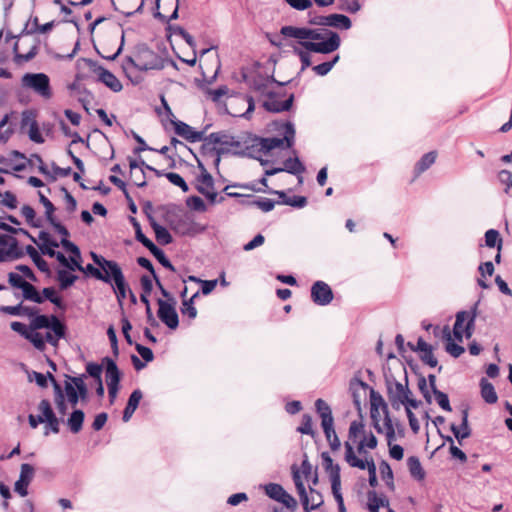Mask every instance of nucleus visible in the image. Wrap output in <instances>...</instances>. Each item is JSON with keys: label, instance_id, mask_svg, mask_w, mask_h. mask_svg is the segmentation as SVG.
Segmentation results:
<instances>
[{"label": "nucleus", "instance_id": "412c9836", "mask_svg": "<svg viewBox=\"0 0 512 512\" xmlns=\"http://www.w3.org/2000/svg\"><path fill=\"white\" fill-rule=\"evenodd\" d=\"M196 189L204 195L211 203L216 202L217 193L214 190V181L212 176L203 169L196 179Z\"/></svg>", "mask_w": 512, "mask_h": 512}, {"label": "nucleus", "instance_id": "49530a36", "mask_svg": "<svg viewBox=\"0 0 512 512\" xmlns=\"http://www.w3.org/2000/svg\"><path fill=\"white\" fill-rule=\"evenodd\" d=\"M429 379H430L431 385L433 387L434 394H435V399H436L438 405L443 410L450 412L451 411V406H450L449 398H448L447 394H445L444 392L436 390V388L434 386L435 376L431 375V376H429Z\"/></svg>", "mask_w": 512, "mask_h": 512}, {"label": "nucleus", "instance_id": "79ce46f5", "mask_svg": "<svg viewBox=\"0 0 512 512\" xmlns=\"http://www.w3.org/2000/svg\"><path fill=\"white\" fill-rule=\"evenodd\" d=\"M367 505L370 512H379V509L388 506L389 502L385 497H379L375 492H369Z\"/></svg>", "mask_w": 512, "mask_h": 512}, {"label": "nucleus", "instance_id": "ea45409f", "mask_svg": "<svg viewBox=\"0 0 512 512\" xmlns=\"http://www.w3.org/2000/svg\"><path fill=\"white\" fill-rule=\"evenodd\" d=\"M407 466L411 476L417 480H423L425 477V472L422 468L420 460L416 456H410L407 459Z\"/></svg>", "mask_w": 512, "mask_h": 512}, {"label": "nucleus", "instance_id": "dca6fc26", "mask_svg": "<svg viewBox=\"0 0 512 512\" xmlns=\"http://www.w3.org/2000/svg\"><path fill=\"white\" fill-rule=\"evenodd\" d=\"M165 108L166 110L171 114V116L173 117L172 119H170L171 121V124L173 125L174 127V130H175V133L184 138L185 140L189 141V142H198V141H201L202 138H203V133L200 132V131H196L193 127H191L190 125L186 124L185 122H182L180 120H177L174 115L172 114L169 106L165 103Z\"/></svg>", "mask_w": 512, "mask_h": 512}, {"label": "nucleus", "instance_id": "052dcab7", "mask_svg": "<svg viewBox=\"0 0 512 512\" xmlns=\"http://www.w3.org/2000/svg\"><path fill=\"white\" fill-rule=\"evenodd\" d=\"M380 473L387 485L393 486V471L387 462L383 461L380 464Z\"/></svg>", "mask_w": 512, "mask_h": 512}, {"label": "nucleus", "instance_id": "aec40b11", "mask_svg": "<svg viewBox=\"0 0 512 512\" xmlns=\"http://www.w3.org/2000/svg\"><path fill=\"white\" fill-rule=\"evenodd\" d=\"M158 305V317L167 327L176 329L179 325V319L174 305L162 299L158 300Z\"/></svg>", "mask_w": 512, "mask_h": 512}, {"label": "nucleus", "instance_id": "2eb2a0df", "mask_svg": "<svg viewBox=\"0 0 512 512\" xmlns=\"http://www.w3.org/2000/svg\"><path fill=\"white\" fill-rule=\"evenodd\" d=\"M23 252L18 247L17 240L9 235H0V263L21 258Z\"/></svg>", "mask_w": 512, "mask_h": 512}, {"label": "nucleus", "instance_id": "338daca9", "mask_svg": "<svg viewBox=\"0 0 512 512\" xmlns=\"http://www.w3.org/2000/svg\"><path fill=\"white\" fill-rule=\"evenodd\" d=\"M0 196L2 197L3 205H5L6 207H8L10 209L16 208L17 198L12 192L6 191L3 194L0 193Z\"/></svg>", "mask_w": 512, "mask_h": 512}, {"label": "nucleus", "instance_id": "0eeeda50", "mask_svg": "<svg viewBox=\"0 0 512 512\" xmlns=\"http://www.w3.org/2000/svg\"><path fill=\"white\" fill-rule=\"evenodd\" d=\"M163 66L162 58L145 46L139 51L136 58L127 57L122 64V68L129 78H131L133 69L141 71L160 70Z\"/></svg>", "mask_w": 512, "mask_h": 512}, {"label": "nucleus", "instance_id": "13d9d810", "mask_svg": "<svg viewBox=\"0 0 512 512\" xmlns=\"http://www.w3.org/2000/svg\"><path fill=\"white\" fill-rule=\"evenodd\" d=\"M134 226L136 239L142 243L149 251H153L154 249L156 250V245L142 233L140 225L135 223Z\"/></svg>", "mask_w": 512, "mask_h": 512}, {"label": "nucleus", "instance_id": "9d476101", "mask_svg": "<svg viewBox=\"0 0 512 512\" xmlns=\"http://www.w3.org/2000/svg\"><path fill=\"white\" fill-rule=\"evenodd\" d=\"M64 398L67 402L75 407L80 400L86 401L88 397V389L84 382L83 376L71 377L66 376L64 387L62 388Z\"/></svg>", "mask_w": 512, "mask_h": 512}, {"label": "nucleus", "instance_id": "423d86ee", "mask_svg": "<svg viewBox=\"0 0 512 512\" xmlns=\"http://www.w3.org/2000/svg\"><path fill=\"white\" fill-rule=\"evenodd\" d=\"M47 325V315H38L31 320L28 326L22 322L14 321L10 324V327L27 339L37 350L43 351L45 340L44 334L40 330H42V327H47Z\"/></svg>", "mask_w": 512, "mask_h": 512}, {"label": "nucleus", "instance_id": "f3484780", "mask_svg": "<svg viewBox=\"0 0 512 512\" xmlns=\"http://www.w3.org/2000/svg\"><path fill=\"white\" fill-rule=\"evenodd\" d=\"M38 416L43 419L47 427L55 434L60 431V419H58L52 409L51 403L43 399L38 404Z\"/></svg>", "mask_w": 512, "mask_h": 512}, {"label": "nucleus", "instance_id": "864d4df0", "mask_svg": "<svg viewBox=\"0 0 512 512\" xmlns=\"http://www.w3.org/2000/svg\"><path fill=\"white\" fill-rule=\"evenodd\" d=\"M37 124L35 114L32 111L26 110L22 113L20 126L23 131L34 127Z\"/></svg>", "mask_w": 512, "mask_h": 512}, {"label": "nucleus", "instance_id": "4468645a", "mask_svg": "<svg viewBox=\"0 0 512 512\" xmlns=\"http://www.w3.org/2000/svg\"><path fill=\"white\" fill-rule=\"evenodd\" d=\"M48 325L47 327H42V330H45L44 340L45 344L49 343L50 345L56 347L60 339L64 338L66 333L65 325L54 315L47 316Z\"/></svg>", "mask_w": 512, "mask_h": 512}, {"label": "nucleus", "instance_id": "e2e57ef3", "mask_svg": "<svg viewBox=\"0 0 512 512\" xmlns=\"http://www.w3.org/2000/svg\"><path fill=\"white\" fill-rule=\"evenodd\" d=\"M42 294H43L42 295L43 300L47 299L50 302H52L53 304L60 306L61 298L57 295L56 290L54 288H52V287L44 288Z\"/></svg>", "mask_w": 512, "mask_h": 512}, {"label": "nucleus", "instance_id": "f03ea898", "mask_svg": "<svg viewBox=\"0 0 512 512\" xmlns=\"http://www.w3.org/2000/svg\"><path fill=\"white\" fill-rule=\"evenodd\" d=\"M377 445L376 436L366 429L362 420L350 423L344 442V460L352 468L367 470L371 487H376L378 480L376 464L369 450L376 449Z\"/></svg>", "mask_w": 512, "mask_h": 512}, {"label": "nucleus", "instance_id": "cd10ccee", "mask_svg": "<svg viewBox=\"0 0 512 512\" xmlns=\"http://www.w3.org/2000/svg\"><path fill=\"white\" fill-rule=\"evenodd\" d=\"M301 502L306 510H315L323 504V497L320 492L310 488L309 492L304 490V494H299Z\"/></svg>", "mask_w": 512, "mask_h": 512}, {"label": "nucleus", "instance_id": "1a4fd4ad", "mask_svg": "<svg viewBox=\"0 0 512 512\" xmlns=\"http://www.w3.org/2000/svg\"><path fill=\"white\" fill-rule=\"evenodd\" d=\"M477 306L478 304L476 303L470 311H459L456 314L453 336L457 341L462 342L464 337L469 339L473 335L477 317Z\"/></svg>", "mask_w": 512, "mask_h": 512}, {"label": "nucleus", "instance_id": "603ef678", "mask_svg": "<svg viewBox=\"0 0 512 512\" xmlns=\"http://www.w3.org/2000/svg\"><path fill=\"white\" fill-rule=\"evenodd\" d=\"M498 243V250L501 249L502 241L499 238V232L495 229H489L485 233V244L489 248H493Z\"/></svg>", "mask_w": 512, "mask_h": 512}, {"label": "nucleus", "instance_id": "7c9ffc66", "mask_svg": "<svg viewBox=\"0 0 512 512\" xmlns=\"http://www.w3.org/2000/svg\"><path fill=\"white\" fill-rule=\"evenodd\" d=\"M451 431L453 432L455 438L458 440L459 444L462 443V440L468 438L471 434V429L468 424V411L463 410L462 412V421L459 426L452 424Z\"/></svg>", "mask_w": 512, "mask_h": 512}, {"label": "nucleus", "instance_id": "de8ad7c7", "mask_svg": "<svg viewBox=\"0 0 512 512\" xmlns=\"http://www.w3.org/2000/svg\"><path fill=\"white\" fill-rule=\"evenodd\" d=\"M112 287L115 292L117 301L120 307H122L124 299L127 297V294L130 293L129 285L124 279L118 283H115Z\"/></svg>", "mask_w": 512, "mask_h": 512}, {"label": "nucleus", "instance_id": "a878e982", "mask_svg": "<svg viewBox=\"0 0 512 512\" xmlns=\"http://www.w3.org/2000/svg\"><path fill=\"white\" fill-rule=\"evenodd\" d=\"M105 364V381L107 388H120V378L121 374L120 371L116 365V363L110 359L105 358L104 359Z\"/></svg>", "mask_w": 512, "mask_h": 512}, {"label": "nucleus", "instance_id": "72a5a7b5", "mask_svg": "<svg viewBox=\"0 0 512 512\" xmlns=\"http://www.w3.org/2000/svg\"><path fill=\"white\" fill-rule=\"evenodd\" d=\"M84 418H85V414L82 410H80V409L73 410V412L70 414V416L68 417V419L66 421V424H67L69 430L74 434L79 433L82 429Z\"/></svg>", "mask_w": 512, "mask_h": 512}, {"label": "nucleus", "instance_id": "20e7f679", "mask_svg": "<svg viewBox=\"0 0 512 512\" xmlns=\"http://www.w3.org/2000/svg\"><path fill=\"white\" fill-rule=\"evenodd\" d=\"M60 244L69 256L66 257L63 253L57 254V261L59 262L57 280L61 289H67L78 279L74 272L83 270L82 257L79 248L70 242L68 237H62Z\"/></svg>", "mask_w": 512, "mask_h": 512}, {"label": "nucleus", "instance_id": "09e8293b", "mask_svg": "<svg viewBox=\"0 0 512 512\" xmlns=\"http://www.w3.org/2000/svg\"><path fill=\"white\" fill-rule=\"evenodd\" d=\"M199 292H196L191 298L184 300L181 307V313L183 316H188L190 319H194L197 316V310L194 306V299L198 297Z\"/></svg>", "mask_w": 512, "mask_h": 512}, {"label": "nucleus", "instance_id": "c85d7f7f", "mask_svg": "<svg viewBox=\"0 0 512 512\" xmlns=\"http://www.w3.org/2000/svg\"><path fill=\"white\" fill-rule=\"evenodd\" d=\"M94 71L98 74L99 80L112 91L119 92L122 90L123 86L121 82L110 71L106 70L101 66L97 67Z\"/></svg>", "mask_w": 512, "mask_h": 512}, {"label": "nucleus", "instance_id": "a211bd4d", "mask_svg": "<svg viewBox=\"0 0 512 512\" xmlns=\"http://www.w3.org/2000/svg\"><path fill=\"white\" fill-rule=\"evenodd\" d=\"M35 475V469L32 465L24 463L20 467L18 480L14 484V491L21 497L28 495V486L32 482Z\"/></svg>", "mask_w": 512, "mask_h": 512}, {"label": "nucleus", "instance_id": "6ab92c4d", "mask_svg": "<svg viewBox=\"0 0 512 512\" xmlns=\"http://www.w3.org/2000/svg\"><path fill=\"white\" fill-rule=\"evenodd\" d=\"M311 298L319 306H326L333 300L330 286L323 281H316L311 287Z\"/></svg>", "mask_w": 512, "mask_h": 512}, {"label": "nucleus", "instance_id": "0e129e2a", "mask_svg": "<svg viewBox=\"0 0 512 512\" xmlns=\"http://www.w3.org/2000/svg\"><path fill=\"white\" fill-rule=\"evenodd\" d=\"M8 281L12 287L19 289H22L24 285L28 283L23 279L22 275L16 272H10L8 274Z\"/></svg>", "mask_w": 512, "mask_h": 512}, {"label": "nucleus", "instance_id": "69168bd1", "mask_svg": "<svg viewBox=\"0 0 512 512\" xmlns=\"http://www.w3.org/2000/svg\"><path fill=\"white\" fill-rule=\"evenodd\" d=\"M187 205L196 211H205L206 206L204 201L198 196H191L187 199Z\"/></svg>", "mask_w": 512, "mask_h": 512}, {"label": "nucleus", "instance_id": "774afa93", "mask_svg": "<svg viewBox=\"0 0 512 512\" xmlns=\"http://www.w3.org/2000/svg\"><path fill=\"white\" fill-rule=\"evenodd\" d=\"M102 370H103L102 366L99 364H96V363H88L86 366L87 373L91 377L95 378L97 381L102 380L101 379Z\"/></svg>", "mask_w": 512, "mask_h": 512}, {"label": "nucleus", "instance_id": "5701e85b", "mask_svg": "<svg viewBox=\"0 0 512 512\" xmlns=\"http://www.w3.org/2000/svg\"><path fill=\"white\" fill-rule=\"evenodd\" d=\"M34 242L37 244L42 254L57 259V254L60 252L55 249L58 248L60 244L50 233L41 231L38 236V241L34 240Z\"/></svg>", "mask_w": 512, "mask_h": 512}, {"label": "nucleus", "instance_id": "6e6d98bb", "mask_svg": "<svg viewBox=\"0 0 512 512\" xmlns=\"http://www.w3.org/2000/svg\"><path fill=\"white\" fill-rule=\"evenodd\" d=\"M235 101L239 104L247 105V109L243 113H232L234 116H243L245 118L249 117V114L254 110V101L251 97L242 96L235 99Z\"/></svg>", "mask_w": 512, "mask_h": 512}, {"label": "nucleus", "instance_id": "b1692460", "mask_svg": "<svg viewBox=\"0 0 512 512\" xmlns=\"http://www.w3.org/2000/svg\"><path fill=\"white\" fill-rule=\"evenodd\" d=\"M283 171L288 172L293 175L300 176L302 173H304L305 167L302 164V162L299 160L298 157H294V158L290 157L284 161L283 167H275V168L267 169L265 171V175L272 176V175H275V174H277L279 172H283Z\"/></svg>", "mask_w": 512, "mask_h": 512}, {"label": "nucleus", "instance_id": "c9c22d12", "mask_svg": "<svg viewBox=\"0 0 512 512\" xmlns=\"http://www.w3.org/2000/svg\"><path fill=\"white\" fill-rule=\"evenodd\" d=\"M331 488L336 502H343L344 500L341 493V478L339 466L334 467L331 471Z\"/></svg>", "mask_w": 512, "mask_h": 512}, {"label": "nucleus", "instance_id": "4d7b16f0", "mask_svg": "<svg viewBox=\"0 0 512 512\" xmlns=\"http://www.w3.org/2000/svg\"><path fill=\"white\" fill-rule=\"evenodd\" d=\"M165 177L169 180L170 183L181 188L183 192L189 191L187 183L178 173L168 172L165 174Z\"/></svg>", "mask_w": 512, "mask_h": 512}, {"label": "nucleus", "instance_id": "4be33fe9", "mask_svg": "<svg viewBox=\"0 0 512 512\" xmlns=\"http://www.w3.org/2000/svg\"><path fill=\"white\" fill-rule=\"evenodd\" d=\"M38 195H39V200H40L41 204L45 208V215H46L48 222L52 225V227L58 234H60L62 237H68L69 236L68 230L62 224L57 222L53 216L55 207L52 204V202L41 191L38 192Z\"/></svg>", "mask_w": 512, "mask_h": 512}, {"label": "nucleus", "instance_id": "4c0bfd02", "mask_svg": "<svg viewBox=\"0 0 512 512\" xmlns=\"http://www.w3.org/2000/svg\"><path fill=\"white\" fill-rule=\"evenodd\" d=\"M443 335L446 340V351L455 358L459 357L464 352V347L454 343L448 326L444 327Z\"/></svg>", "mask_w": 512, "mask_h": 512}, {"label": "nucleus", "instance_id": "ddd939ff", "mask_svg": "<svg viewBox=\"0 0 512 512\" xmlns=\"http://www.w3.org/2000/svg\"><path fill=\"white\" fill-rule=\"evenodd\" d=\"M265 494L284 505L286 508L290 510H295L297 507V501L295 498L290 495L280 484L277 483H269L263 486Z\"/></svg>", "mask_w": 512, "mask_h": 512}, {"label": "nucleus", "instance_id": "58836bf2", "mask_svg": "<svg viewBox=\"0 0 512 512\" xmlns=\"http://www.w3.org/2000/svg\"><path fill=\"white\" fill-rule=\"evenodd\" d=\"M436 157H437V154H436V152H433V151L424 154L415 165L416 176H419L420 174L425 172L427 169H429L435 163Z\"/></svg>", "mask_w": 512, "mask_h": 512}, {"label": "nucleus", "instance_id": "e433bc0d", "mask_svg": "<svg viewBox=\"0 0 512 512\" xmlns=\"http://www.w3.org/2000/svg\"><path fill=\"white\" fill-rule=\"evenodd\" d=\"M316 411L321 418V425L333 423L334 418L330 406L323 400L317 399L315 402Z\"/></svg>", "mask_w": 512, "mask_h": 512}, {"label": "nucleus", "instance_id": "a18cd8bd", "mask_svg": "<svg viewBox=\"0 0 512 512\" xmlns=\"http://www.w3.org/2000/svg\"><path fill=\"white\" fill-rule=\"evenodd\" d=\"M21 215L25 218L28 224H30L33 227L39 228L42 226V221L40 218L36 216L35 210L29 206L24 205L21 208Z\"/></svg>", "mask_w": 512, "mask_h": 512}, {"label": "nucleus", "instance_id": "f257e3e1", "mask_svg": "<svg viewBox=\"0 0 512 512\" xmlns=\"http://www.w3.org/2000/svg\"><path fill=\"white\" fill-rule=\"evenodd\" d=\"M280 35L295 40L288 43L292 52L301 63V71L312 64L311 54H330L339 49L341 38L338 33L325 28H310L286 25L281 27Z\"/></svg>", "mask_w": 512, "mask_h": 512}, {"label": "nucleus", "instance_id": "9b49d317", "mask_svg": "<svg viewBox=\"0 0 512 512\" xmlns=\"http://www.w3.org/2000/svg\"><path fill=\"white\" fill-rule=\"evenodd\" d=\"M91 257L94 263L101 268L102 275H105L104 279H100L101 281L113 286L125 279L120 266L115 261L107 260L94 252L91 253Z\"/></svg>", "mask_w": 512, "mask_h": 512}, {"label": "nucleus", "instance_id": "c03bdc74", "mask_svg": "<svg viewBox=\"0 0 512 512\" xmlns=\"http://www.w3.org/2000/svg\"><path fill=\"white\" fill-rule=\"evenodd\" d=\"M339 60L340 56L339 54H336L330 61L313 66L312 70L318 76H325L333 69Z\"/></svg>", "mask_w": 512, "mask_h": 512}, {"label": "nucleus", "instance_id": "473e14b6", "mask_svg": "<svg viewBox=\"0 0 512 512\" xmlns=\"http://www.w3.org/2000/svg\"><path fill=\"white\" fill-rule=\"evenodd\" d=\"M327 27H332L341 30H348L352 26V22L349 17L343 14H329L327 20Z\"/></svg>", "mask_w": 512, "mask_h": 512}, {"label": "nucleus", "instance_id": "c756f323", "mask_svg": "<svg viewBox=\"0 0 512 512\" xmlns=\"http://www.w3.org/2000/svg\"><path fill=\"white\" fill-rule=\"evenodd\" d=\"M49 376H50V381H51V383L53 385V389H54V403H55L56 409L61 416H64V415H66L67 410H68V406L66 403L67 399L64 398V393H63L62 387L56 381L54 376L52 374H49Z\"/></svg>", "mask_w": 512, "mask_h": 512}, {"label": "nucleus", "instance_id": "6e6552de", "mask_svg": "<svg viewBox=\"0 0 512 512\" xmlns=\"http://www.w3.org/2000/svg\"><path fill=\"white\" fill-rule=\"evenodd\" d=\"M21 87L32 91L43 100H50L53 96L50 78L42 72L25 73L21 77Z\"/></svg>", "mask_w": 512, "mask_h": 512}, {"label": "nucleus", "instance_id": "8fccbe9b", "mask_svg": "<svg viewBox=\"0 0 512 512\" xmlns=\"http://www.w3.org/2000/svg\"><path fill=\"white\" fill-rule=\"evenodd\" d=\"M152 227H153V230H154V233H155V236H156V239L158 242H160L163 245H166V244H169L172 242V236L170 235L169 231L165 227H163L157 223H153Z\"/></svg>", "mask_w": 512, "mask_h": 512}, {"label": "nucleus", "instance_id": "bb28decb", "mask_svg": "<svg viewBox=\"0 0 512 512\" xmlns=\"http://www.w3.org/2000/svg\"><path fill=\"white\" fill-rule=\"evenodd\" d=\"M293 102V95H290L289 98L285 100H281L274 95L268 96V98L264 101L263 106L267 111L270 112H283L290 109Z\"/></svg>", "mask_w": 512, "mask_h": 512}, {"label": "nucleus", "instance_id": "a19ab883", "mask_svg": "<svg viewBox=\"0 0 512 512\" xmlns=\"http://www.w3.org/2000/svg\"><path fill=\"white\" fill-rule=\"evenodd\" d=\"M481 396L489 404H494L498 400V396L494 389V386L485 379L481 380Z\"/></svg>", "mask_w": 512, "mask_h": 512}, {"label": "nucleus", "instance_id": "f8f14e48", "mask_svg": "<svg viewBox=\"0 0 512 512\" xmlns=\"http://www.w3.org/2000/svg\"><path fill=\"white\" fill-rule=\"evenodd\" d=\"M386 385L389 401L395 409H399L401 404L408 400V396L412 395L408 387L407 378H405V384H402L394 378H389L386 380Z\"/></svg>", "mask_w": 512, "mask_h": 512}, {"label": "nucleus", "instance_id": "393cba45", "mask_svg": "<svg viewBox=\"0 0 512 512\" xmlns=\"http://www.w3.org/2000/svg\"><path fill=\"white\" fill-rule=\"evenodd\" d=\"M311 471L312 467L307 460L302 462L300 469H298L295 465L292 467V477L298 494H304V480L308 479V477L311 475Z\"/></svg>", "mask_w": 512, "mask_h": 512}, {"label": "nucleus", "instance_id": "5fc2aeb1", "mask_svg": "<svg viewBox=\"0 0 512 512\" xmlns=\"http://www.w3.org/2000/svg\"><path fill=\"white\" fill-rule=\"evenodd\" d=\"M297 431L301 434L314 435L312 417L308 414L302 416L301 425L297 428Z\"/></svg>", "mask_w": 512, "mask_h": 512}, {"label": "nucleus", "instance_id": "680f3d73", "mask_svg": "<svg viewBox=\"0 0 512 512\" xmlns=\"http://www.w3.org/2000/svg\"><path fill=\"white\" fill-rule=\"evenodd\" d=\"M229 92L227 86H221L217 89H208L207 94L213 102H219L222 97L226 96Z\"/></svg>", "mask_w": 512, "mask_h": 512}, {"label": "nucleus", "instance_id": "f704fd0d", "mask_svg": "<svg viewBox=\"0 0 512 512\" xmlns=\"http://www.w3.org/2000/svg\"><path fill=\"white\" fill-rule=\"evenodd\" d=\"M23 44L24 43H22V45ZM20 46H21V44H19V43H16L14 45V62L17 65H21V64H23L25 62L30 61L37 54V46L35 44L30 45V48H29V50L26 53H21L19 51L20 50Z\"/></svg>", "mask_w": 512, "mask_h": 512}, {"label": "nucleus", "instance_id": "39448f33", "mask_svg": "<svg viewBox=\"0 0 512 512\" xmlns=\"http://www.w3.org/2000/svg\"><path fill=\"white\" fill-rule=\"evenodd\" d=\"M370 416L376 431L384 433L389 443L395 441L396 433L389 416L387 404L375 390L370 392Z\"/></svg>", "mask_w": 512, "mask_h": 512}, {"label": "nucleus", "instance_id": "2f4dec72", "mask_svg": "<svg viewBox=\"0 0 512 512\" xmlns=\"http://www.w3.org/2000/svg\"><path fill=\"white\" fill-rule=\"evenodd\" d=\"M142 396V392L139 389H136L131 393L123 412L124 422H128L131 419L132 415L134 414L135 410L137 409L142 399Z\"/></svg>", "mask_w": 512, "mask_h": 512}, {"label": "nucleus", "instance_id": "3c124183", "mask_svg": "<svg viewBox=\"0 0 512 512\" xmlns=\"http://www.w3.org/2000/svg\"><path fill=\"white\" fill-rule=\"evenodd\" d=\"M21 290L23 292V296H24L25 299L33 301L35 303H42L43 302L42 295L29 282L26 285H24V287Z\"/></svg>", "mask_w": 512, "mask_h": 512}, {"label": "nucleus", "instance_id": "7ed1b4c3", "mask_svg": "<svg viewBox=\"0 0 512 512\" xmlns=\"http://www.w3.org/2000/svg\"><path fill=\"white\" fill-rule=\"evenodd\" d=\"M283 137H258L248 136L243 141L241 153L260 161L261 165H266L269 161L264 160L263 156H275L278 153L288 150L292 147L295 140V128L290 122L282 125Z\"/></svg>", "mask_w": 512, "mask_h": 512}, {"label": "nucleus", "instance_id": "bf43d9fd", "mask_svg": "<svg viewBox=\"0 0 512 512\" xmlns=\"http://www.w3.org/2000/svg\"><path fill=\"white\" fill-rule=\"evenodd\" d=\"M447 441L450 442L449 452L451 456L455 459H458L460 462L464 463L467 460L466 454L454 445V440L452 437H447Z\"/></svg>", "mask_w": 512, "mask_h": 512}, {"label": "nucleus", "instance_id": "37998d69", "mask_svg": "<svg viewBox=\"0 0 512 512\" xmlns=\"http://www.w3.org/2000/svg\"><path fill=\"white\" fill-rule=\"evenodd\" d=\"M26 253L30 256V258L33 260L34 264L37 266V268L42 272H48L49 266L48 263L40 256L38 251L35 247L28 245L26 247Z\"/></svg>", "mask_w": 512, "mask_h": 512}]
</instances>
